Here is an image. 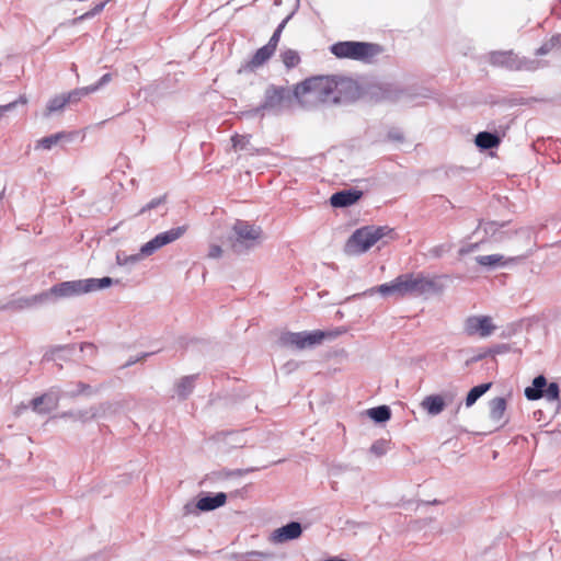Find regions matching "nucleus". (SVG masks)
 Wrapping results in <instances>:
<instances>
[{"label":"nucleus","mask_w":561,"mask_h":561,"mask_svg":"<svg viewBox=\"0 0 561 561\" xmlns=\"http://www.w3.org/2000/svg\"><path fill=\"white\" fill-rule=\"evenodd\" d=\"M294 95L307 107L333 104V77L319 76L306 79L295 87Z\"/></svg>","instance_id":"f257e3e1"},{"label":"nucleus","mask_w":561,"mask_h":561,"mask_svg":"<svg viewBox=\"0 0 561 561\" xmlns=\"http://www.w3.org/2000/svg\"><path fill=\"white\" fill-rule=\"evenodd\" d=\"M113 283H118L111 277L85 278L77 280H66L51 286L44 294L47 295V301L78 297L88 293L110 287Z\"/></svg>","instance_id":"f03ea898"},{"label":"nucleus","mask_w":561,"mask_h":561,"mask_svg":"<svg viewBox=\"0 0 561 561\" xmlns=\"http://www.w3.org/2000/svg\"><path fill=\"white\" fill-rule=\"evenodd\" d=\"M263 231L260 226L245 220H236L228 240L233 252L241 254L256 248L262 242Z\"/></svg>","instance_id":"7ed1b4c3"},{"label":"nucleus","mask_w":561,"mask_h":561,"mask_svg":"<svg viewBox=\"0 0 561 561\" xmlns=\"http://www.w3.org/2000/svg\"><path fill=\"white\" fill-rule=\"evenodd\" d=\"M390 231L387 226H365L356 229L347 239L344 245V252L347 255L363 254Z\"/></svg>","instance_id":"20e7f679"},{"label":"nucleus","mask_w":561,"mask_h":561,"mask_svg":"<svg viewBox=\"0 0 561 561\" xmlns=\"http://www.w3.org/2000/svg\"><path fill=\"white\" fill-rule=\"evenodd\" d=\"M331 53L337 58L369 61L382 51L378 44L366 42H339L331 46Z\"/></svg>","instance_id":"39448f33"},{"label":"nucleus","mask_w":561,"mask_h":561,"mask_svg":"<svg viewBox=\"0 0 561 561\" xmlns=\"http://www.w3.org/2000/svg\"><path fill=\"white\" fill-rule=\"evenodd\" d=\"M367 96L375 102H397L404 98H412L408 89H403L396 83L378 82L368 85L366 90Z\"/></svg>","instance_id":"423d86ee"},{"label":"nucleus","mask_w":561,"mask_h":561,"mask_svg":"<svg viewBox=\"0 0 561 561\" xmlns=\"http://www.w3.org/2000/svg\"><path fill=\"white\" fill-rule=\"evenodd\" d=\"M405 296H422L436 290V283L423 273L401 274Z\"/></svg>","instance_id":"0eeeda50"},{"label":"nucleus","mask_w":561,"mask_h":561,"mask_svg":"<svg viewBox=\"0 0 561 561\" xmlns=\"http://www.w3.org/2000/svg\"><path fill=\"white\" fill-rule=\"evenodd\" d=\"M496 330L490 316H469L462 324V332L469 337L486 339Z\"/></svg>","instance_id":"6e6552de"},{"label":"nucleus","mask_w":561,"mask_h":561,"mask_svg":"<svg viewBox=\"0 0 561 561\" xmlns=\"http://www.w3.org/2000/svg\"><path fill=\"white\" fill-rule=\"evenodd\" d=\"M327 333L320 330L311 332H287L280 337V344L284 346H291L297 350H304L320 344L325 337Z\"/></svg>","instance_id":"1a4fd4ad"},{"label":"nucleus","mask_w":561,"mask_h":561,"mask_svg":"<svg viewBox=\"0 0 561 561\" xmlns=\"http://www.w3.org/2000/svg\"><path fill=\"white\" fill-rule=\"evenodd\" d=\"M333 77V104L348 103L358 96V84L351 78Z\"/></svg>","instance_id":"9d476101"},{"label":"nucleus","mask_w":561,"mask_h":561,"mask_svg":"<svg viewBox=\"0 0 561 561\" xmlns=\"http://www.w3.org/2000/svg\"><path fill=\"white\" fill-rule=\"evenodd\" d=\"M186 230V226H179L158 233L154 238H152L150 241L146 242L141 247V253L148 256L153 254L162 247L179 240L181 237L184 236Z\"/></svg>","instance_id":"9b49d317"},{"label":"nucleus","mask_w":561,"mask_h":561,"mask_svg":"<svg viewBox=\"0 0 561 561\" xmlns=\"http://www.w3.org/2000/svg\"><path fill=\"white\" fill-rule=\"evenodd\" d=\"M288 91L283 87L270 85L264 94V102L249 112L250 115H257L261 111L273 110L278 111L286 99Z\"/></svg>","instance_id":"f8f14e48"},{"label":"nucleus","mask_w":561,"mask_h":561,"mask_svg":"<svg viewBox=\"0 0 561 561\" xmlns=\"http://www.w3.org/2000/svg\"><path fill=\"white\" fill-rule=\"evenodd\" d=\"M454 393L449 391L439 394H430L423 398L420 407L426 411L427 414L435 416L440 414L446 405L454 401Z\"/></svg>","instance_id":"ddd939ff"},{"label":"nucleus","mask_w":561,"mask_h":561,"mask_svg":"<svg viewBox=\"0 0 561 561\" xmlns=\"http://www.w3.org/2000/svg\"><path fill=\"white\" fill-rule=\"evenodd\" d=\"M380 294L383 297L388 296H397V297H405V291L402 283L401 275L397 276L393 280L389 283L381 284L376 287H371L366 291L359 294L358 296H371L374 294Z\"/></svg>","instance_id":"4468645a"},{"label":"nucleus","mask_w":561,"mask_h":561,"mask_svg":"<svg viewBox=\"0 0 561 561\" xmlns=\"http://www.w3.org/2000/svg\"><path fill=\"white\" fill-rule=\"evenodd\" d=\"M47 302V295L39 293L37 295L28 296V297H20L16 299H12L0 307V311L2 310H13L21 311L24 309H30L39 305Z\"/></svg>","instance_id":"2eb2a0df"},{"label":"nucleus","mask_w":561,"mask_h":561,"mask_svg":"<svg viewBox=\"0 0 561 561\" xmlns=\"http://www.w3.org/2000/svg\"><path fill=\"white\" fill-rule=\"evenodd\" d=\"M302 534L301 524L298 522H290L277 529L271 535V540L274 543H283L288 540L297 539Z\"/></svg>","instance_id":"dca6fc26"},{"label":"nucleus","mask_w":561,"mask_h":561,"mask_svg":"<svg viewBox=\"0 0 561 561\" xmlns=\"http://www.w3.org/2000/svg\"><path fill=\"white\" fill-rule=\"evenodd\" d=\"M363 192L356 188L339 191L330 197L331 206L335 208H343L354 205L360 199Z\"/></svg>","instance_id":"f3484780"},{"label":"nucleus","mask_w":561,"mask_h":561,"mask_svg":"<svg viewBox=\"0 0 561 561\" xmlns=\"http://www.w3.org/2000/svg\"><path fill=\"white\" fill-rule=\"evenodd\" d=\"M274 53L275 51L267 45H264L255 51L253 57L248 62L241 66L239 72L253 71L254 69L264 65L274 55Z\"/></svg>","instance_id":"a211bd4d"},{"label":"nucleus","mask_w":561,"mask_h":561,"mask_svg":"<svg viewBox=\"0 0 561 561\" xmlns=\"http://www.w3.org/2000/svg\"><path fill=\"white\" fill-rule=\"evenodd\" d=\"M489 61L494 66L515 70L516 54L513 50L492 51L489 54Z\"/></svg>","instance_id":"6ab92c4d"},{"label":"nucleus","mask_w":561,"mask_h":561,"mask_svg":"<svg viewBox=\"0 0 561 561\" xmlns=\"http://www.w3.org/2000/svg\"><path fill=\"white\" fill-rule=\"evenodd\" d=\"M227 501V494L218 492L215 495H205L197 500V508L202 512L214 511L222 505Z\"/></svg>","instance_id":"aec40b11"},{"label":"nucleus","mask_w":561,"mask_h":561,"mask_svg":"<svg viewBox=\"0 0 561 561\" xmlns=\"http://www.w3.org/2000/svg\"><path fill=\"white\" fill-rule=\"evenodd\" d=\"M476 261L481 266H486L489 268H496L500 266H505L508 262H515L516 257L505 259L502 254H489V255H479L476 257Z\"/></svg>","instance_id":"412c9836"},{"label":"nucleus","mask_w":561,"mask_h":561,"mask_svg":"<svg viewBox=\"0 0 561 561\" xmlns=\"http://www.w3.org/2000/svg\"><path fill=\"white\" fill-rule=\"evenodd\" d=\"M546 386L547 379L543 375L535 377L533 380V385L525 389V397L530 401H535L542 398Z\"/></svg>","instance_id":"4be33fe9"},{"label":"nucleus","mask_w":561,"mask_h":561,"mask_svg":"<svg viewBox=\"0 0 561 561\" xmlns=\"http://www.w3.org/2000/svg\"><path fill=\"white\" fill-rule=\"evenodd\" d=\"M500 141L501 139L496 134L489 131H480L474 140L476 145L482 150L495 148L500 145Z\"/></svg>","instance_id":"5701e85b"},{"label":"nucleus","mask_w":561,"mask_h":561,"mask_svg":"<svg viewBox=\"0 0 561 561\" xmlns=\"http://www.w3.org/2000/svg\"><path fill=\"white\" fill-rule=\"evenodd\" d=\"M197 375L185 376L176 383L175 390L180 399H186L195 387Z\"/></svg>","instance_id":"b1692460"},{"label":"nucleus","mask_w":561,"mask_h":561,"mask_svg":"<svg viewBox=\"0 0 561 561\" xmlns=\"http://www.w3.org/2000/svg\"><path fill=\"white\" fill-rule=\"evenodd\" d=\"M545 66L546 64L541 60L519 57L516 55V62L514 67L515 71H535L543 68Z\"/></svg>","instance_id":"393cba45"},{"label":"nucleus","mask_w":561,"mask_h":561,"mask_svg":"<svg viewBox=\"0 0 561 561\" xmlns=\"http://www.w3.org/2000/svg\"><path fill=\"white\" fill-rule=\"evenodd\" d=\"M44 398L45 407L43 409V414H46L58 407V402L61 398V390L58 387H53L47 392L44 393Z\"/></svg>","instance_id":"a878e982"},{"label":"nucleus","mask_w":561,"mask_h":561,"mask_svg":"<svg viewBox=\"0 0 561 561\" xmlns=\"http://www.w3.org/2000/svg\"><path fill=\"white\" fill-rule=\"evenodd\" d=\"M506 400L502 397H496L490 401V417L492 421L499 423L505 413Z\"/></svg>","instance_id":"bb28decb"},{"label":"nucleus","mask_w":561,"mask_h":561,"mask_svg":"<svg viewBox=\"0 0 561 561\" xmlns=\"http://www.w3.org/2000/svg\"><path fill=\"white\" fill-rule=\"evenodd\" d=\"M62 139L70 140L71 135L67 134L65 131H60V133L49 135L47 137H43L42 139H39L37 141L36 148H43V149L49 150Z\"/></svg>","instance_id":"cd10ccee"},{"label":"nucleus","mask_w":561,"mask_h":561,"mask_svg":"<svg viewBox=\"0 0 561 561\" xmlns=\"http://www.w3.org/2000/svg\"><path fill=\"white\" fill-rule=\"evenodd\" d=\"M368 416L376 423H383L390 420L391 410L388 405H379L367 411Z\"/></svg>","instance_id":"c85d7f7f"},{"label":"nucleus","mask_w":561,"mask_h":561,"mask_svg":"<svg viewBox=\"0 0 561 561\" xmlns=\"http://www.w3.org/2000/svg\"><path fill=\"white\" fill-rule=\"evenodd\" d=\"M490 388H491L490 382L481 383L479 386L471 388L466 397V407L469 408V407L473 405L477 402V400L480 397H482Z\"/></svg>","instance_id":"c756f323"},{"label":"nucleus","mask_w":561,"mask_h":561,"mask_svg":"<svg viewBox=\"0 0 561 561\" xmlns=\"http://www.w3.org/2000/svg\"><path fill=\"white\" fill-rule=\"evenodd\" d=\"M146 255L141 253V250L139 251V253L137 254H126L125 252L123 251H118L116 253V263L121 266H125V265H134L136 264L137 262H139L142 257H145Z\"/></svg>","instance_id":"7c9ffc66"},{"label":"nucleus","mask_w":561,"mask_h":561,"mask_svg":"<svg viewBox=\"0 0 561 561\" xmlns=\"http://www.w3.org/2000/svg\"><path fill=\"white\" fill-rule=\"evenodd\" d=\"M560 41L561 37H559V34L553 35L536 50V55L543 56L549 54L553 49L560 50Z\"/></svg>","instance_id":"2f4dec72"},{"label":"nucleus","mask_w":561,"mask_h":561,"mask_svg":"<svg viewBox=\"0 0 561 561\" xmlns=\"http://www.w3.org/2000/svg\"><path fill=\"white\" fill-rule=\"evenodd\" d=\"M67 104L65 94L56 95L48 101L45 115L49 116L53 113L62 110Z\"/></svg>","instance_id":"473e14b6"},{"label":"nucleus","mask_w":561,"mask_h":561,"mask_svg":"<svg viewBox=\"0 0 561 561\" xmlns=\"http://www.w3.org/2000/svg\"><path fill=\"white\" fill-rule=\"evenodd\" d=\"M239 561H260L273 558V553L264 551H248L236 557Z\"/></svg>","instance_id":"72a5a7b5"},{"label":"nucleus","mask_w":561,"mask_h":561,"mask_svg":"<svg viewBox=\"0 0 561 561\" xmlns=\"http://www.w3.org/2000/svg\"><path fill=\"white\" fill-rule=\"evenodd\" d=\"M282 61L286 68L291 69L300 62V56L295 49H286L280 55Z\"/></svg>","instance_id":"f704fd0d"},{"label":"nucleus","mask_w":561,"mask_h":561,"mask_svg":"<svg viewBox=\"0 0 561 561\" xmlns=\"http://www.w3.org/2000/svg\"><path fill=\"white\" fill-rule=\"evenodd\" d=\"M91 93H93V89H91L90 85H88V87L75 89V90L70 91L69 93L65 94V96H66L67 103L69 104V103H77L82 98H84Z\"/></svg>","instance_id":"c9c22d12"},{"label":"nucleus","mask_w":561,"mask_h":561,"mask_svg":"<svg viewBox=\"0 0 561 561\" xmlns=\"http://www.w3.org/2000/svg\"><path fill=\"white\" fill-rule=\"evenodd\" d=\"M290 19V15H288L286 19H284L279 24L278 26L276 27V30L274 31L273 35L271 36L268 43L266 44L271 49H273L274 51L276 50V47L278 45V42H279V38H280V34L283 32V30L285 28L288 20Z\"/></svg>","instance_id":"e433bc0d"},{"label":"nucleus","mask_w":561,"mask_h":561,"mask_svg":"<svg viewBox=\"0 0 561 561\" xmlns=\"http://www.w3.org/2000/svg\"><path fill=\"white\" fill-rule=\"evenodd\" d=\"M389 449V442L386 439H378L370 446V453L377 457L383 456Z\"/></svg>","instance_id":"4c0bfd02"},{"label":"nucleus","mask_w":561,"mask_h":561,"mask_svg":"<svg viewBox=\"0 0 561 561\" xmlns=\"http://www.w3.org/2000/svg\"><path fill=\"white\" fill-rule=\"evenodd\" d=\"M165 201H167L165 195L152 198L149 203H147L145 206H142L140 208V210L138 211V215H142L149 210L156 209L160 205H163L165 203Z\"/></svg>","instance_id":"58836bf2"},{"label":"nucleus","mask_w":561,"mask_h":561,"mask_svg":"<svg viewBox=\"0 0 561 561\" xmlns=\"http://www.w3.org/2000/svg\"><path fill=\"white\" fill-rule=\"evenodd\" d=\"M106 3H107V1H103V2L95 4L90 11H88V12L83 13L82 15H80L79 18L75 19L73 22L76 23L77 21H83V20L91 19V18L95 16L96 14H99L103 11Z\"/></svg>","instance_id":"ea45409f"},{"label":"nucleus","mask_w":561,"mask_h":561,"mask_svg":"<svg viewBox=\"0 0 561 561\" xmlns=\"http://www.w3.org/2000/svg\"><path fill=\"white\" fill-rule=\"evenodd\" d=\"M559 393H560V389H559V386L558 383L556 382H551V383H547L546 388H545V393L543 396L549 400V401H554L559 398Z\"/></svg>","instance_id":"a19ab883"},{"label":"nucleus","mask_w":561,"mask_h":561,"mask_svg":"<svg viewBox=\"0 0 561 561\" xmlns=\"http://www.w3.org/2000/svg\"><path fill=\"white\" fill-rule=\"evenodd\" d=\"M232 147L234 149L243 150L250 142L249 136L234 135L231 137Z\"/></svg>","instance_id":"79ce46f5"},{"label":"nucleus","mask_w":561,"mask_h":561,"mask_svg":"<svg viewBox=\"0 0 561 561\" xmlns=\"http://www.w3.org/2000/svg\"><path fill=\"white\" fill-rule=\"evenodd\" d=\"M202 511L197 508V502H187L182 508L183 516L198 515Z\"/></svg>","instance_id":"37998d69"},{"label":"nucleus","mask_w":561,"mask_h":561,"mask_svg":"<svg viewBox=\"0 0 561 561\" xmlns=\"http://www.w3.org/2000/svg\"><path fill=\"white\" fill-rule=\"evenodd\" d=\"M88 390H90V386L82 381H79L76 383V389L69 390L66 394L69 397H76L85 393Z\"/></svg>","instance_id":"c03bdc74"},{"label":"nucleus","mask_w":561,"mask_h":561,"mask_svg":"<svg viewBox=\"0 0 561 561\" xmlns=\"http://www.w3.org/2000/svg\"><path fill=\"white\" fill-rule=\"evenodd\" d=\"M95 414L96 413L93 411V409L85 410V411H78V412H75V420L87 422V421L95 417Z\"/></svg>","instance_id":"a18cd8bd"},{"label":"nucleus","mask_w":561,"mask_h":561,"mask_svg":"<svg viewBox=\"0 0 561 561\" xmlns=\"http://www.w3.org/2000/svg\"><path fill=\"white\" fill-rule=\"evenodd\" d=\"M111 81H112V75L105 73L100 78V80L96 83L91 84L90 88L93 89V93H94L98 90H100L101 88H103L104 85H106L107 83H110Z\"/></svg>","instance_id":"49530a36"},{"label":"nucleus","mask_w":561,"mask_h":561,"mask_svg":"<svg viewBox=\"0 0 561 561\" xmlns=\"http://www.w3.org/2000/svg\"><path fill=\"white\" fill-rule=\"evenodd\" d=\"M31 407L32 409L37 412V413H42L43 414V409L45 407V398H44V394L39 396V397H36L34 399H32L31 401Z\"/></svg>","instance_id":"de8ad7c7"},{"label":"nucleus","mask_w":561,"mask_h":561,"mask_svg":"<svg viewBox=\"0 0 561 561\" xmlns=\"http://www.w3.org/2000/svg\"><path fill=\"white\" fill-rule=\"evenodd\" d=\"M510 351V346L507 344H497L488 350L490 354H503Z\"/></svg>","instance_id":"09e8293b"},{"label":"nucleus","mask_w":561,"mask_h":561,"mask_svg":"<svg viewBox=\"0 0 561 561\" xmlns=\"http://www.w3.org/2000/svg\"><path fill=\"white\" fill-rule=\"evenodd\" d=\"M221 254H222L221 247H219L217 244L210 245L209 252H208V257H210V259H218V257L221 256Z\"/></svg>","instance_id":"8fccbe9b"},{"label":"nucleus","mask_w":561,"mask_h":561,"mask_svg":"<svg viewBox=\"0 0 561 561\" xmlns=\"http://www.w3.org/2000/svg\"><path fill=\"white\" fill-rule=\"evenodd\" d=\"M446 248L444 245H437V247H434L430 250V254L433 256V257H440L445 252H446Z\"/></svg>","instance_id":"3c124183"},{"label":"nucleus","mask_w":561,"mask_h":561,"mask_svg":"<svg viewBox=\"0 0 561 561\" xmlns=\"http://www.w3.org/2000/svg\"><path fill=\"white\" fill-rule=\"evenodd\" d=\"M485 231V233H489V232H494L497 227H496V224L495 222H485V224H480L478 229H482Z\"/></svg>","instance_id":"603ef678"},{"label":"nucleus","mask_w":561,"mask_h":561,"mask_svg":"<svg viewBox=\"0 0 561 561\" xmlns=\"http://www.w3.org/2000/svg\"><path fill=\"white\" fill-rule=\"evenodd\" d=\"M19 101H14V102H10L5 105H0V112L3 113V112H8L12 108L15 107V105L18 104Z\"/></svg>","instance_id":"864d4df0"},{"label":"nucleus","mask_w":561,"mask_h":561,"mask_svg":"<svg viewBox=\"0 0 561 561\" xmlns=\"http://www.w3.org/2000/svg\"><path fill=\"white\" fill-rule=\"evenodd\" d=\"M489 354H490V353H488V351H486V352H484V353L478 354V355H477V356H474L471 360H472V362H479V360H481V359L485 358Z\"/></svg>","instance_id":"5fc2aeb1"},{"label":"nucleus","mask_w":561,"mask_h":561,"mask_svg":"<svg viewBox=\"0 0 561 561\" xmlns=\"http://www.w3.org/2000/svg\"><path fill=\"white\" fill-rule=\"evenodd\" d=\"M389 137L396 140H401L402 136L399 133H390Z\"/></svg>","instance_id":"6e6d98bb"},{"label":"nucleus","mask_w":561,"mask_h":561,"mask_svg":"<svg viewBox=\"0 0 561 561\" xmlns=\"http://www.w3.org/2000/svg\"><path fill=\"white\" fill-rule=\"evenodd\" d=\"M252 471H254V469H253V468H251V469H245V470H237V472H236V473H237V474H239V476H241V474H244V473H248V472H252Z\"/></svg>","instance_id":"4d7b16f0"},{"label":"nucleus","mask_w":561,"mask_h":561,"mask_svg":"<svg viewBox=\"0 0 561 561\" xmlns=\"http://www.w3.org/2000/svg\"><path fill=\"white\" fill-rule=\"evenodd\" d=\"M61 417H72L75 420V412H65L61 414Z\"/></svg>","instance_id":"13d9d810"},{"label":"nucleus","mask_w":561,"mask_h":561,"mask_svg":"<svg viewBox=\"0 0 561 561\" xmlns=\"http://www.w3.org/2000/svg\"><path fill=\"white\" fill-rule=\"evenodd\" d=\"M20 101H21L22 103H26V100H25V99H23V98H20Z\"/></svg>","instance_id":"bf43d9fd"},{"label":"nucleus","mask_w":561,"mask_h":561,"mask_svg":"<svg viewBox=\"0 0 561 561\" xmlns=\"http://www.w3.org/2000/svg\"><path fill=\"white\" fill-rule=\"evenodd\" d=\"M76 69H77V66L72 65V71H76Z\"/></svg>","instance_id":"052dcab7"},{"label":"nucleus","mask_w":561,"mask_h":561,"mask_svg":"<svg viewBox=\"0 0 561 561\" xmlns=\"http://www.w3.org/2000/svg\"><path fill=\"white\" fill-rule=\"evenodd\" d=\"M2 198V194H0V199Z\"/></svg>","instance_id":"680f3d73"}]
</instances>
